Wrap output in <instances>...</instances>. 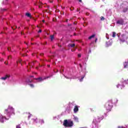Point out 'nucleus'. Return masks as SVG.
Returning <instances> with one entry per match:
<instances>
[{
  "instance_id": "nucleus-6",
  "label": "nucleus",
  "mask_w": 128,
  "mask_h": 128,
  "mask_svg": "<svg viewBox=\"0 0 128 128\" xmlns=\"http://www.w3.org/2000/svg\"><path fill=\"white\" fill-rule=\"evenodd\" d=\"M36 80H38V82H44V78L42 77H39L36 78Z\"/></svg>"
},
{
  "instance_id": "nucleus-64",
  "label": "nucleus",
  "mask_w": 128,
  "mask_h": 128,
  "mask_svg": "<svg viewBox=\"0 0 128 128\" xmlns=\"http://www.w3.org/2000/svg\"><path fill=\"white\" fill-rule=\"evenodd\" d=\"M2 54H4V53H3Z\"/></svg>"
},
{
  "instance_id": "nucleus-4",
  "label": "nucleus",
  "mask_w": 128,
  "mask_h": 128,
  "mask_svg": "<svg viewBox=\"0 0 128 128\" xmlns=\"http://www.w3.org/2000/svg\"><path fill=\"white\" fill-rule=\"evenodd\" d=\"M10 78V75L6 74L5 76L0 78V80H6V79Z\"/></svg>"
},
{
  "instance_id": "nucleus-30",
  "label": "nucleus",
  "mask_w": 128,
  "mask_h": 128,
  "mask_svg": "<svg viewBox=\"0 0 128 128\" xmlns=\"http://www.w3.org/2000/svg\"><path fill=\"white\" fill-rule=\"evenodd\" d=\"M79 66H80V68H82V64H79Z\"/></svg>"
},
{
  "instance_id": "nucleus-12",
  "label": "nucleus",
  "mask_w": 128,
  "mask_h": 128,
  "mask_svg": "<svg viewBox=\"0 0 128 128\" xmlns=\"http://www.w3.org/2000/svg\"><path fill=\"white\" fill-rule=\"evenodd\" d=\"M68 46H70L71 48H74L76 46V44H69Z\"/></svg>"
},
{
  "instance_id": "nucleus-27",
  "label": "nucleus",
  "mask_w": 128,
  "mask_h": 128,
  "mask_svg": "<svg viewBox=\"0 0 128 128\" xmlns=\"http://www.w3.org/2000/svg\"><path fill=\"white\" fill-rule=\"evenodd\" d=\"M8 60H12V56H8Z\"/></svg>"
},
{
  "instance_id": "nucleus-54",
  "label": "nucleus",
  "mask_w": 128,
  "mask_h": 128,
  "mask_svg": "<svg viewBox=\"0 0 128 128\" xmlns=\"http://www.w3.org/2000/svg\"><path fill=\"white\" fill-rule=\"evenodd\" d=\"M32 40H34V38H32Z\"/></svg>"
},
{
  "instance_id": "nucleus-57",
  "label": "nucleus",
  "mask_w": 128,
  "mask_h": 128,
  "mask_svg": "<svg viewBox=\"0 0 128 128\" xmlns=\"http://www.w3.org/2000/svg\"><path fill=\"white\" fill-rule=\"evenodd\" d=\"M5 64H6V62H4Z\"/></svg>"
},
{
  "instance_id": "nucleus-20",
  "label": "nucleus",
  "mask_w": 128,
  "mask_h": 128,
  "mask_svg": "<svg viewBox=\"0 0 128 128\" xmlns=\"http://www.w3.org/2000/svg\"><path fill=\"white\" fill-rule=\"evenodd\" d=\"M50 76H46V77H45V78H43V79L44 80H46L48 78H50Z\"/></svg>"
},
{
  "instance_id": "nucleus-14",
  "label": "nucleus",
  "mask_w": 128,
  "mask_h": 128,
  "mask_svg": "<svg viewBox=\"0 0 128 128\" xmlns=\"http://www.w3.org/2000/svg\"><path fill=\"white\" fill-rule=\"evenodd\" d=\"M29 66H34V62H32L31 63H29Z\"/></svg>"
},
{
  "instance_id": "nucleus-9",
  "label": "nucleus",
  "mask_w": 128,
  "mask_h": 128,
  "mask_svg": "<svg viewBox=\"0 0 128 128\" xmlns=\"http://www.w3.org/2000/svg\"><path fill=\"white\" fill-rule=\"evenodd\" d=\"M112 42L110 41H108V42H106V46H112Z\"/></svg>"
},
{
  "instance_id": "nucleus-2",
  "label": "nucleus",
  "mask_w": 128,
  "mask_h": 128,
  "mask_svg": "<svg viewBox=\"0 0 128 128\" xmlns=\"http://www.w3.org/2000/svg\"><path fill=\"white\" fill-rule=\"evenodd\" d=\"M63 126H64L66 128H72L74 126V122H72V121L68 122V120H64Z\"/></svg>"
},
{
  "instance_id": "nucleus-5",
  "label": "nucleus",
  "mask_w": 128,
  "mask_h": 128,
  "mask_svg": "<svg viewBox=\"0 0 128 128\" xmlns=\"http://www.w3.org/2000/svg\"><path fill=\"white\" fill-rule=\"evenodd\" d=\"M116 24H120V25L122 26V24H124V20L122 19H121V20H118L116 22Z\"/></svg>"
},
{
  "instance_id": "nucleus-11",
  "label": "nucleus",
  "mask_w": 128,
  "mask_h": 128,
  "mask_svg": "<svg viewBox=\"0 0 128 128\" xmlns=\"http://www.w3.org/2000/svg\"><path fill=\"white\" fill-rule=\"evenodd\" d=\"M94 36H96V34H94L92 36H89L88 38L89 40H92V38H94Z\"/></svg>"
},
{
  "instance_id": "nucleus-21",
  "label": "nucleus",
  "mask_w": 128,
  "mask_h": 128,
  "mask_svg": "<svg viewBox=\"0 0 128 128\" xmlns=\"http://www.w3.org/2000/svg\"><path fill=\"white\" fill-rule=\"evenodd\" d=\"M100 18V20H104V17L102 16Z\"/></svg>"
},
{
  "instance_id": "nucleus-63",
  "label": "nucleus",
  "mask_w": 128,
  "mask_h": 128,
  "mask_svg": "<svg viewBox=\"0 0 128 128\" xmlns=\"http://www.w3.org/2000/svg\"><path fill=\"white\" fill-rule=\"evenodd\" d=\"M72 52H74V50H72Z\"/></svg>"
},
{
  "instance_id": "nucleus-33",
  "label": "nucleus",
  "mask_w": 128,
  "mask_h": 128,
  "mask_svg": "<svg viewBox=\"0 0 128 128\" xmlns=\"http://www.w3.org/2000/svg\"><path fill=\"white\" fill-rule=\"evenodd\" d=\"M70 10H74V8H70Z\"/></svg>"
},
{
  "instance_id": "nucleus-46",
  "label": "nucleus",
  "mask_w": 128,
  "mask_h": 128,
  "mask_svg": "<svg viewBox=\"0 0 128 128\" xmlns=\"http://www.w3.org/2000/svg\"><path fill=\"white\" fill-rule=\"evenodd\" d=\"M117 88H118V86H120V84H118V85H117Z\"/></svg>"
},
{
  "instance_id": "nucleus-51",
  "label": "nucleus",
  "mask_w": 128,
  "mask_h": 128,
  "mask_svg": "<svg viewBox=\"0 0 128 128\" xmlns=\"http://www.w3.org/2000/svg\"><path fill=\"white\" fill-rule=\"evenodd\" d=\"M74 36H76V33H74Z\"/></svg>"
},
{
  "instance_id": "nucleus-24",
  "label": "nucleus",
  "mask_w": 128,
  "mask_h": 128,
  "mask_svg": "<svg viewBox=\"0 0 128 128\" xmlns=\"http://www.w3.org/2000/svg\"><path fill=\"white\" fill-rule=\"evenodd\" d=\"M8 52H10L12 50V48H10V47H8Z\"/></svg>"
},
{
  "instance_id": "nucleus-58",
  "label": "nucleus",
  "mask_w": 128,
  "mask_h": 128,
  "mask_svg": "<svg viewBox=\"0 0 128 128\" xmlns=\"http://www.w3.org/2000/svg\"><path fill=\"white\" fill-rule=\"evenodd\" d=\"M47 8H50V6H48Z\"/></svg>"
},
{
  "instance_id": "nucleus-47",
  "label": "nucleus",
  "mask_w": 128,
  "mask_h": 128,
  "mask_svg": "<svg viewBox=\"0 0 128 128\" xmlns=\"http://www.w3.org/2000/svg\"><path fill=\"white\" fill-rule=\"evenodd\" d=\"M48 68H50V65H48Z\"/></svg>"
},
{
  "instance_id": "nucleus-39",
  "label": "nucleus",
  "mask_w": 128,
  "mask_h": 128,
  "mask_svg": "<svg viewBox=\"0 0 128 128\" xmlns=\"http://www.w3.org/2000/svg\"><path fill=\"white\" fill-rule=\"evenodd\" d=\"M42 22H45L46 20H42Z\"/></svg>"
},
{
  "instance_id": "nucleus-44",
  "label": "nucleus",
  "mask_w": 128,
  "mask_h": 128,
  "mask_svg": "<svg viewBox=\"0 0 128 128\" xmlns=\"http://www.w3.org/2000/svg\"><path fill=\"white\" fill-rule=\"evenodd\" d=\"M64 72V70H62V72H60L61 74H62V72Z\"/></svg>"
},
{
  "instance_id": "nucleus-29",
  "label": "nucleus",
  "mask_w": 128,
  "mask_h": 128,
  "mask_svg": "<svg viewBox=\"0 0 128 128\" xmlns=\"http://www.w3.org/2000/svg\"><path fill=\"white\" fill-rule=\"evenodd\" d=\"M82 55L80 54H78V58H81Z\"/></svg>"
},
{
  "instance_id": "nucleus-34",
  "label": "nucleus",
  "mask_w": 128,
  "mask_h": 128,
  "mask_svg": "<svg viewBox=\"0 0 128 128\" xmlns=\"http://www.w3.org/2000/svg\"><path fill=\"white\" fill-rule=\"evenodd\" d=\"M38 32H42V30H40L38 31Z\"/></svg>"
},
{
  "instance_id": "nucleus-32",
  "label": "nucleus",
  "mask_w": 128,
  "mask_h": 128,
  "mask_svg": "<svg viewBox=\"0 0 128 128\" xmlns=\"http://www.w3.org/2000/svg\"><path fill=\"white\" fill-rule=\"evenodd\" d=\"M44 54V53L40 54V56H43Z\"/></svg>"
},
{
  "instance_id": "nucleus-26",
  "label": "nucleus",
  "mask_w": 128,
  "mask_h": 128,
  "mask_svg": "<svg viewBox=\"0 0 128 128\" xmlns=\"http://www.w3.org/2000/svg\"><path fill=\"white\" fill-rule=\"evenodd\" d=\"M16 128H20V124L16 126Z\"/></svg>"
},
{
  "instance_id": "nucleus-13",
  "label": "nucleus",
  "mask_w": 128,
  "mask_h": 128,
  "mask_svg": "<svg viewBox=\"0 0 128 128\" xmlns=\"http://www.w3.org/2000/svg\"><path fill=\"white\" fill-rule=\"evenodd\" d=\"M26 16H28V18H31L32 14L30 13H26Z\"/></svg>"
},
{
  "instance_id": "nucleus-25",
  "label": "nucleus",
  "mask_w": 128,
  "mask_h": 128,
  "mask_svg": "<svg viewBox=\"0 0 128 128\" xmlns=\"http://www.w3.org/2000/svg\"><path fill=\"white\" fill-rule=\"evenodd\" d=\"M29 86L31 87V88H34V86L33 85V84H29Z\"/></svg>"
},
{
  "instance_id": "nucleus-56",
  "label": "nucleus",
  "mask_w": 128,
  "mask_h": 128,
  "mask_svg": "<svg viewBox=\"0 0 128 128\" xmlns=\"http://www.w3.org/2000/svg\"><path fill=\"white\" fill-rule=\"evenodd\" d=\"M38 6H39V8H40V5H38Z\"/></svg>"
},
{
  "instance_id": "nucleus-50",
  "label": "nucleus",
  "mask_w": 128,
  "mask_h": 128,
  "mask_svg": "<svg viewBox=\"0 0 128 128\" xmlns=\"http://www.w3.org/2000/svg\"><path fill=\"white\" fill-rule=\"evenodd\" d=\"M77 12H80V10H78V8L77 9Z\"/></svg>"
},
{
  "instance_id": "nucleus-31",
  "label": "nucleus",
  "mask_w": 128,
  "mask_h": 128,
  "mask_svg": "<svg viewBox=\"0 0 128 128\" xmlns=\"http://www.w3.org/2000/svg\"><path fill=\"white\" fill-rule=\"evenodd\" d=\"M128 65L127 64H124V68H127Z\"/></svg>"
},
{
  "instance_id": "nucleus-17",
  "label": "nucleus",
  "mask_w": 128,
  "mask_h": 128,
  "mask_svg": "<svg viewBox=\"0 0 128 128\" xmlns=\"http://www.w3.org/2000/svg\"><path fill=\"white\" fill-rule=\"evenodd\" d=\"M0 122H4V117H1V118H0Z\"/></svg>"
},
{
  "instance_id": "nucleus-37",
  "label": "nucleus",
  "mask_w": 128,
  "mask_h": 128,
  "mask_svg": "<svg viewBox=\"0 0 128 128\" xmlns=\"http://www.w3.org/2000/svg\"><path fill=\"white\" fill-rule=\"evenodd\" d=\"M58 72V70H56V71H54V72Z\"/></svg>"
},
{
  "instance_id": "nucleus-60",
  "label": "nucleus",
  "mask_w": 128,
  "mask_h": 128,
  "mask_svg": "<svg viewBox=\"0 0 128 128\" xmlns=\"http://www.w3.org/2000/svg\"><path fill=\"white\" fill-rule=\"evenodd\" d=\"M62 8L64 9V8H64V7H63V8Z\"/></svg>"
},
{
  "instance_id": "nucleus-23",
  "label": "nucleus",
  "mask_w": 128,
  "mask_h": 128,
  "mask_svg": "<svg viewBox=\"0 0 128 128\" xmlns=\"http://www.w3.org/2000/svg\"><path fill=\"white\" fill-rule=\"evenodd\" d=\"M74 120H75L76 122H78V118L77 117H74Z\"/></svg>"
},
{
  "instance_id": "nucleus-49",
  "label": "nucleus",
  "mask_w": 128,
  "mask_h": 128,
  "mask_svg": "<svg viewBox=\"0 0 128 128\" xmlns=\"http://www.w3.org/2000/svg\"><path fill=\"white\" fill-rule=\"evenodd\" d=\"M25 28V29H26V28H27V30H28V28Z\"/></svg>"
},
{
  "instance_id": "nucleus-59",
  "label": "nucleus",
  "mask_w": 128,
  "mask_h": 128,
  "mask_svg": "<svg viewBox=\"0 0 128 128\" xmlns=\"http://www.w3.org/2000/svg\"><path fill=\"white\" fill-rule=\"evenodd\" d=\"M68 20H66V22H68Z\"/></svg>"
},
{
  "instance_id": "nucleus-22",
  "label": "nucleus",
  "mask_w": 128,
  "mask_h": 128,
  "mask_svg": "<svg viewBox=\"0 0 128 128\" xmlns=\"http://www.w3.org/2000/svg\"><path fill=\"white\" fill-rule=\"evenodd\" d=\"M0 10H2V12H5V10H6V9L0 8Z\"/></svg>"
},
{
  "instance_id": "nucleus-7",
  "label": "nucleus",
  "mask_w": 128,
  "mask_h": 128,
  "mask_svg": "<svg viewBox=\"0 0 128 128\" xmlns=\"http://www.w3.org/2000/svg\"><path fill=\"white\" fill-rule=\"evenodd\" d=\"M74 112H78V106H76L74 109Z\"/></svg>"
},
{
  "instance_id": "nucleus-1",
  "label": "nucleus",
  "mask_w": 128,
  "mask_h": 128,
  "mask_svg": "<svg viewBox=\"0 0 128 128\" xmlns=\"http://www.w3.org/2000/svg\"><path fill=\"white\" fill-rule=\"evenodd\" d=\"M105 108L107 112H110L112 108V100H109L105 104Z\"/></svg>"
},
{
  "instance_id": "nucleus-8",
  "label": "nucleus",
  "mask_w": 128,
  "mask_h": 128,
  "mask_svg": "<svg viewBox=\"0 0 128 128\" xmlns=\"http://www.w3.org/2000/svg\"><path fill=\"white\" fill-rule=\"evenodd\" d=\"M104 116H98V122H100L102 120H104Z\"/></svg>"
},
{
  "instance_id": "nucleus-3",
  "label": "nucleus",
  "mask_w": 128,
  "mask_h": 128,
  "mask_svg": "<svg viewBox=\"0 0 128 128\" xmlns=\"http://www.w3.org/2000/svg\"><path fill=\"white\" fill-rule=\"evenodd\" d=\"M32 120H33L34 122H36V124H38V122L39 124H44V120L38 119L36 117H34V118H32Z\"/></svg>"
},
{
  "instance_id": "nucleus-45",
  "label": "nucleus",
  "mask_w": 128,
  "mask_h": 128,
  "mask_svg": "<svg viewBox=\"0 0 128 128\" xmlns=\"http://www.w3.org/2000/svg\"><path fill=\"white\" fill-rule=\"evenodd\" d=\"M27 82H32V81H27Z\"/></svg>"
},
{
  "instance_id": "nucleus-43",
  "label": "nucleus",
  "mask_w": 128,
  "mask_h": 128,
  "mask_svg": "<svg viewBox=\"0 0 128 128\" xmlns=\"http://www.w3.org/2000/svg\"><path fill=\"white\" fill-rule=\"evenodd\" d=\"M80 2H82V0H78Z\"/></svg>"
},
{
  "instance_id": "nucleus-35",
  "label": "nucleus",
  "mask_w": 128,
  "mask_h": 128,
  "mask_svg": "<svg viewBox=\"0 0 128 128\" xmlns=\"http://www.w3.org/2000/svg\"><path fill=\"white\" fill-rule=\"evenodd\" d=\"M22 62V60H18V62Z\"/></svg>"
},
{
  "instance_id": "nucleus-52",
  "label": "nucleus",
  "mask_w": 128,
  "mask_h": 128,
  "mask_svg": "<svg viewBox=\"0 0 128 128\" xmlns=\"http://www.w3.org/2000/svg\"><path fill=\"white\" fill-rule=\"evenodd\" d=\"M18 28V26H15V28Z\"/></svg>"
},
{
  "instance_id": "nucleus-42",
  "label": "nucleus",
  "mask_w": 128,
  "mask_h": 128,
  "mask_svg": "<svg viewBox=\"0 0 128 128\" xmlns=\"http://www.w3.org/2000/svg\"><path fill=\"white\" fill-rule=\"evenodd\" d=\"M40 4H42V2H39Z\"/></svg>"
},
{
  "instance_id": "nucleus-18",
  "label": "nucleus",
  "mask_w": 128,
  "mask_h": 128,
  "mask_svg": "<svg viewBox=\"0 0 128 128\" xmlns=\"http://www.w3.org/2000/svg\"><path fill=\"white\" fill-rule=\"evenodd\" d=\"M28 118H32V114H30V113H28Z\"/></svg>"
},
{
  "instance_id": "nucleus-19",
  "label": "nucleus",
  "mask_w": 128,
  "mask_h": 128,
  "mask_svg": "<svg viewBox=\"0 0 128 128\" xmlns=\"http://www.w3.org/2000/svg\"><path fill=\"white\" fill-rule=\"evenodd\" d=\"M128 11V8H124L123 9V12H127Z\"/></svg>"
},
{
  "instance_id": "nucleus-40",
  "label": "nucleus",
  "mask_w": 128,
  "mask_h": 128,
  "mask_svg": "<svg viewBox=\"0 0 128 128\" xmlns=\"http://www.w3.org/2000/svg\"><path fill=\"white\" fill-rule=\"evenodd\" d=\"M34 6H38V3H34Z\"/></svg>"
},
{
  "instance_id": "nucleus-38",
  "label": "nucleus",
  "mask_w": 128,
  "mask_h": 128,
  "mask_svg": "<svg viewBox=\"0 0 128 128\" xmlns=\"http://www.w3.org/2000/svg\"><path fill=\"white\" fill-rule=\"evenodd\" d=\"M74 24L76 25V24H77V23H76V22H74Z\"/></svg>"
},
{
  "instance_id": "nucleus-10",
  "label": "nucleus",
  "mask_w": 128,
  "mask_h": 128,
  "mask_svg": "<svg viewBox=\"0 0 128 128\" xmlns=\"http://www.w3.org/2000/svg\"><path fill=\"white\" fill-rule=\"evenodd\" d=\"M10 108L5 110L4 113L7 114H10Z\"/></svg>"
},
{
  "instance_id": "nucleus-15",
  "label": "nucleus",
  "mask_w": 128,
  "mask_h": 128,
  "mask_svg": "<svg viewBox=\"0 0 128 128\" xmlns=\"http://www.w3.org/2000/svg\"><path fill=\"white\" fill-rule=\"evenodd\" d=\"M54 35H51L50 36V40H54Z\"/></svg>"
},
{
  "instance_id": "nucleus-61",
  "label": "nucleus",
  "mask_w": 128,
  "mask_h": 128,
  "mask_svg": "<svg viewBox=\"0 0 128 128\" xmlns=\"http://www.w3.org/2000/svg\"><path fill=\"white\" fill-rule=\"evenodd\" d=\"M14 114H16L14 112H13Z\"/></svg>"
},
{
  "instance_id": "nucleus-62",
  "label": "nucleus",
  "mask_w": 128,
  "mask_h": 128,
  "mask_svg": "<svg viewBox=\"0 0 128 128\" xmlns=\"http://www.w3.org/2000/svg\"><path fill=\"white\" fill-rule=\"evenodd\" d=\"M20 28V27H18V28Z\"/></svg>"
},
{
  "instance_id": "nucleus-53",
  "label": "nucleus",
  "mask_w": 128,
  "mask_h": 128,
  "mask_svg": "<svg viewBox=\"0 0 128 128\" xmlns=\"http://www.w3.org/2000/svg\"><path fill=\"white\" fill-rule=\"evenodd\" d=\"M46 12H48V10H46Z\"/></svg>"
},
{
  "instance_id": "nucleus-55",
  "label": "nucleus",
  "mask_w": 128,
  "mask_h": 128,
  "mask_svg": "<svg viewBox=\"0 0 128 128\" xmlns=\"http://www.w3.org/2000/svg\"><path fill=\"white\" fill-rule=\"evenodd\" d=\"M16 63H17V64H18V62L17 61V62H16Z\"/></svg>"
},
{
  "instance_id": "nucleus-41",
  "label": "nucleus",
  "mask_w": 128,
  "mask_h": 128,
  "mask_svg": "<svg viewBox=\"0 0 128 128\" xmlns=\"http://www.w3.org/2000/svg\"><path fill=\"white\" fill-rule=\"evenodd\" d=\"M98 40L97 38L95 40V42H96V41Z\"/></svg>"
},
{
  "instance_id": "nucleus-16",
  "label": "nucleus",
  "mask_w": 128,
  "mask_h": 128,
  "mask_svg": "<svg viewBox=\"0 0 128 128\" xmlns=\"http://www.w3.org/2000/svg\"><path fill=\"white\" fill-rule=\"evenodd\" d=\"M116 32H112V38H116Z\"/></svg>"
},
{
  "instance_id": "nucleus-48",
  "label": "nucleus",
  "mask_w": 128,
  "mask_h": 128,
  "mask_svg": "<svg viewBox=\"0 0 128 128\" xmlns=\"http://www.w3.org/2000/svg\"><path fill=\"white\" fill-rule=\"evenodd\" d=\"M2 60H4V59H1V60H0V61H1V62H2Z\"/></svg>"
},
{
  "instance_id": "nucleus-36",
  "label": "nucleus",
  "mask_w": 128,
  "mask_h": 128,
  "mask_svg": "<svg viewBox=\"0 0 128 128\" xmlns=\"http://www.w3.org/2000/svg\"><path fill=\"white\" fill-rule=\"evenodd\" d=\"M50 2L51 4H52V2H54V1H50Z\"/></svg>"
},
{
  "instance_id": "nucleus-28",
  "label": "nucleus",
  "mask_w": 128,
  "mask_h": 128,
  "mask_svg": "<svg viewBox=\"0 0 128 128\" xmlns=\"http://www.w3.org/2000/svg\"><path fill=\"white\" fill-rule=\"evenodd\" d=\"M84 77H82V78L80 80V82H82V80H84Z\"/></svg>"
}]
</instances>
